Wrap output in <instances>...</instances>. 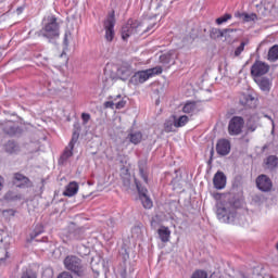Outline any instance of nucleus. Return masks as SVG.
<instances>
[{"mask_svg": "<svg viewBox=\"0 0 278 278\" xmlns=\"http://www.w3.org/2000/svg\"><path fill=\"white\" fill-rule=\"evenodd\" d=\"M37 36L47 38L49 42L52 40H58L60 38V23H58V17L50 15L45 20L42 28L37 33Z\"/></svg>", "mask_w": 278, "mask_h": 278, "instance_id": "1", "label": "nucleus"}, {"mask_svg": "<svg viewBox=\"0 0 278 278\" xmlns=\"http://www.w3.org/2000/svg\"><path fill=\"white\" fill-rule=\"evenodd\" d=\"M63 264L66 270H70V273H73L76 277H86V275H88V265H86L78 256L67 255L64 258Z\"/></svg>", "mask_w": 278, "mask_h": 278, "instance_id": "2", "label": "nucleus"}, {"mask_svg": "<svg viewBox=\"0 0 278 278\" xmlns=\"http://www.w3.org/2000/svg\"><path fill=\"white\" fill-rule=\"evenodd\" d=\"M216 215L220 223L228 225L236 223V217L238 216L236 206L231 203H217Z\"/></svg>", "mask_w": 278, "mask_h": 278, "instance_id": "3", "label": "nucleus"}, {"mask_svg": "<svg viewBox=\"0 0 278 278\" xmlns=\"http://www.w3.org/2000/svg\"><path fill=\"white\" fill-rule=\"evenodd\" d=\"M162 72H163L162 66H156L146 71H139L134 74V76L130 78V81L135 86H139V84H144V81H147L148 79H151V77L155 75H162Z\"/></svg>", "mask_w": 278, "mask_h": 278, "instance_id": "4", "label": "nucleus"}, {"mask_svg": "<svg viewBox=\"0 0 278 278\" xmlns=\"http://www.w3.org/2000/svg\"><path fill=\"white\" fill-rule=\"evenodd\" d=\"M77 140H79V132L74 131L72 136V140L70 141L67 147L64 149L63 153L59 159L60 166H66V164H68V160H71L73 155V149H75V144L77 143Z\"/></svg>", "mask_w": 278, "mask_h": 278, "instance_id": "5", "label": "nucleus"}, {"mask_svg": "<svg viewBox=\"0 0 278 278\" xmlns=\"http://www.w3.org/2000/svg\"><path fill=\"white\" fill-rule=\"evenodd\" d=\"M135 185L139 194V200L141 201L144 210H151V207H153V201L149 197V190L140 184V178H135Z\"/></svg>", "mask_w": 278, "mask_h": 278, "instance_id": "6", "label": "nucleus"}, {"mask_svg": "<svg viewBox=\"0 0 278 278\" xmlns=\"http://www.w3.org/2000/svg\"><path fill=\"white\" fill-rule=\"evenodd\" d=\"M116 25V18L114 17V11L109 13L108 17L103 22L104 27V38L106 42H112L114 40V36H116V33L114 31V26Z\"/></svg>", "mask_w": 278, "mask_h": 278, "instance_id": "7", "label": "nucleus"}, {"mask_svg": "<svg viewBox=\"0 0 278 278\" xmlns=\"http://www.w3.org/2000/svg\"><path fill=\"white\" fill-rule=\"evenodd\" d=\"M244 129V118L242 116H233L228 123L229 136H240Z\"/></svg>", "mask_w": 278, "mask_h": 278, "instance_id": "8", "label": "nucleus"}, {"mask_svg": "<svg viewBox=\"0 0 278 278\" xmlns=\"http://www.w3.org/2000/svg\"><path fill=\"white\" fill-rule=\"evenodd\" d=\"M136 179H139L141 186L142 184H149V177L147 175H125L122 177L123 186L125 190H130L131 186H136Z\"/></svg>", "mask_w": 278, "mask_h": 278, "instance_id": "9", "label": "nucleus"}, {"mask_svg": "<svg viewBox=\"0 0 278 278\" xmlns=\"http://www.w3.org/2000/svg\"><path fill=\"white\" fill-rule=\"evenodd\" d=\"M268 71H270V66H268V64L262 61H256L251 67V75L253 77H262V75H266Z\"/></svg>", "mask_w": 278, "mask_h": 278, "instance_id": "10", "label": "nucleus"}, {"mask_svg": "<svg viewBox=\"0 0 278 278\" xmlns=\"http://www.w3.org/2000/svg\"><path fill=\"white\" fill-rule=\"evenodd\" d=\"M256 188L261 192H270L273 190V180L267 175H261L256 178Z\"/></svg>", "mask_w": 278, "mask_h": 278, "instance_id": "11", "label": "nucleus"}, {"mask_svg": "<svg viewBox=\"0 0 278 278\" xmlns=\"http://www.w3.org/2000/svg\"><path fill=\"white\" fill-rule=\"evenodd\" d=\"M216 151L218 155H229L231 143L227 139H220L217 141Z\"/></svg>", "mask_w": 278, "mask_h": 278, "instance_id": "12", "label": "nucleus"}, {"mask_svg": "<svg viewBox=\"0 0 278 278\" xmlns=\"http://www.w3.org/2000/svg\"><path fill=\"white\" fill-rule=\"evenodd\" d=\"M239 103L243 105V108H255V98L249 93H241Z\"/></svg>", "mask_w": 278, "mask_h": 278, "instance_id": "13", "label": "nucleus"}, {"mask_svg": "<svg viewBox=\"0 0 278 278\" xmlns=\"http://www.w3.org/2000/svg\"><path fill=\"white\" fill-rule=\"evenodd\" d=\"M13 184L16 188H30L31 180H29L25 175H17L15 176Z\"/></svg>", "mask_w": 278, "mask_h": 278, "instance_id": "14", "label": "nucleus"}, {"mask_svg": "<svg viewBox=\"0 0 278 278\" xmlns=\"http://www.w3.org/2000/svg\"><path fill=\"white\" fill-rule=\"evenodd\" d=\"M79 192V184L77 181H71L63 191V197H75Z\"/></svg>", "mask_w": 278, "mask_h": 278, "instance_id": "15", "label": "nucleus"}, {"mask_svg": "<svg viewBox=\"0 0 278 278\" xmlns=\"http://www.w3.org/2000/svg\"><path fill=\"white\" fill-rule=\"evenodd\" d=\"M136 27H138L136 24H131L129 22L126 25H124L122 27L123 40H127V38H129V36H132V34H136V31H138Z\"/></svg>", "mask_w": 278, "mask_h": 278, "instance_id": "16", "label": "nucleus"}, {"mask_svg": "<svg viewBox=\"0 0 278 278\" xmlns=\"http://www.w3.org/2000/svg\"><path fill=\"white\" fill-rule=\"evenodd\" d=\"M229 34H233V29L231 28H225V29H219V28H212L211 30V38H227Z\"/></svg>", "mask_w": 278, "mask_h": 278, "instance_id": "17", "label": "nucleus"}, {"mask_svg": "<svg viewBox=\"0 0 278 278\" xmlns=\"http://www.w3.org/2000/svg\"><path fill=\"white\" fill-rule=\"evenodd\" d=\"M214 188L216 190H224L225 186H227V176L225 175H215L213 178Z\"/></svg>", "mask_w": 278, "mask_h": 278, "instance_id": "18", "label": "nucleus"}, {"mask_svg": "<svg viewBox=\"0 0 278 278\" xmlns=\"http://www.w3.org/2000/svg\"><path fill=\"white\" fill-rule=\"evenodd\" d=\"M2 129H3L4 134H7V136H16V134L18 131V127H16L14 122L4 123V125L2 126Z\"/></svg>", "mask_w": 278, "mask_h": 278, "instance_id": "19", "label": "nucleus"}, {"mask_svg": "<svg viewBox=\"0 0 278 278\" xmlns=\"http://www.w3.org/2000/svg\"><path fill=\"white\" fill-rule=\"evenodd\" d=\"M264 168H268L273 170V168H277L278 166V157L277 155H269L263 162Z\"/></svg>", "mask_w": 278, "mask_h": 278, "instance_id": "20", "label": "nucleus"}, {"mask_svg": "<svg viewBox=\"0 0 278 278\" xmlns=\"http://www.w3.org/2000/svg\"><path fill=\"white\" fill-rule=\"evenodd\" d=\"M126 103H127V101H125V100H119L118 102H116V100H111V101L104 102V108L111 109V110H114V108L116 110H123V108H125Z\"/></svg>", "mask_w": 278, "mask_h": 278, "instance_id": "21", "label": "nucleus"}, {"mask_svg": "<svg viewBox=\"0 0 278 278\" xmlns=\"http://www.w3.org/2000/svg\"><path fill=\"white\" fill-rule=\"evenodd\" d=\"M159 238L161 242H169L170 240V229L168 227L162 226L159 230Z\"/></svg>", "mask_w": 278, "mask_h": 278, "instance_id": "22", "label": "nucleus"}, {"mask_svg": "<svg viewBox=\"0 0 278 278\" xmlns=\"http://www.w3.org/2000/svg\"><path fill=\"white\" fill-rule=\"evenodd\" d=\"M256 84L263 90V92H268L270 90V79L268 78H258L255 79Z\"/></svg>", "mask_w": 278, "mask_h": 278, "instance_id": "23", "label": "nucleus"}, {"mask_svg": "<svg viewBox=\"0 0 278 278\" xmlns=\"http://www.w3.org/2000/svg\"><path fill=\"white\" fill-rule=\"evenodd\" d=\"M257 129V117L251 116L247 123V134H253Z\"/></svg>", "mask_w": 278, "mask_h": 278, "instance_id": "24", "label": "nucleus"}, {"mask_svg": "<svg viewBox=\"0 0 278 278\" xmlns=\"http://www.w3.org/2000/svg\"><path fill=\"white\" fill-rule=\"evenodd\" d=\"M4 151L7 153H18L20 151V148H18V144H16V142L14 141H8L5 144H4Z\"/></svg>", "mask_w": 278, "mask_h": 278, "instance_id": "25", "label": "nucleus"}, {"mask_svg": "<svg viewBox=\"0 0 278 278\" xmlns=\"http://www.w3.org/2000/svg\"><path fill=\"white\" fill-rule=\"evenodd\" d=\"M119 75H122L123 79H127L128 77H131V74L134 73V68L129 65H123L118 70Z\"/></svg>", "mask_w": 278, "mask_h": 278, "instance_id": "26", "label": "nucleus"}, {"mask_svg": "<svg viewBox=\"0 0 278 278\" xmlns=\"http://www.w3.org/2000/svg\"><path fill=\"white\" fill-rule=\"evenodd\" d=\"M267 60H269V62H277V60H278V45H275L269 49Z\"/></svg>", "mask_w": 278, "mask_h": 278, "instance_id": "27", "label": "nucleus"}, {"mask_svg": "<svg viewBox=\"0 0 278 278\" xmlns=\"http://www.w3.org/2000/svg\"><path fill=\"white\" fill-rule=\"evenodd\" d=\"M182 112L185 114H194L197 112V103L195 102H187L182 108Z\"/></svg>", "mask_w": 278, "mask_h": 278, "instance_id": "28", "label": "nucleus"}, {"mask_svg": "<svg viewBox=\"0 0 278 278\" xmlns=\"http://www.w3.org/2000/svg\"><path fill=\"white\" fill-rule=\"evenodd\" d=\"M129 141L132 144H140V142H142V132H140V131L131 132L129 135Z\"/></svg>", "mask_w": 278, "mask_h": 278, "instance_id": "29", "label": "nucleus"}, {"mask_svg": "<svg viewBox=\"0 0 278 278\" xmlns=\"http://www.w3.org/2000/svg\"><path fill=\"white\" fill-rule=\"evenodd\" d=\"M188 121H189L188 116L181 115L180 117L174 119L175 127L176 128L186 127V125L188 124Z\"/></svg>", "mask_w": 278, "mask_h": 278, "instance_id": "30", "label": "nucleus"}, {"mask_svg": "<svg viewBox=\"0 0 278 278\" xmlns=\"http://www.w3.org/2000/svg\"><path fill=\"white\" fill-rule=\"evenodd\" d=\"M241 21H244V23H251V21H257V14L255 13H242L240 14Z\"/></svg>", "mask_w": 278, "mask_h": 278, "instance_id": "31", "label": "nucleus"}, {"mask_svg": "<svg viewBox=\"0 0 278 278\" xmlns=\"http://www.w3.org/2000/svg\"><path fill=\"white\" fill-rule=\"evenodd\" d=\"M164 129L167 134H170V131H175V119L174 121H166L164 124Z\"/></svg>", "mask_w": 278, "mask_h": 278, "instance_id": "32", "label": "nucleus"}, {"mask_svg": "<svg viewBox=\"0 0 278 278\" xmlns=\"http://www.w3.org/2000/svg\"><path fill=\"white\" fill-rule=\"evenodd\" d=\"M160 60L163 64H175V61L173 60V55L168 53L161 55Z\"/></svg>", "mask_w": 278, "mask_h": 278, "instance_id": "33", "label": "nucleus"}, {"mask_svg": "<svg viewBox=\"0 0 278 278\" xmlns=\"http://www.w3.org/2000/svg\"><path fill=\"white\" fill-rule=\"evenodd\" d=\"M4 201H16L17 199H21V197H18L16 193H14L13 191H8L4 197H3Z\"/></svg>", "mask_w": 278, "mask_h": 278, "instance_id": "34", "label": "nucleus"}, {"mask_svg": "<svg viewBox=\"0 0 278 278\" xmlns=\"http://www.w3.org/2000/svg\"><path fill=\"white\" fill-rule=\"evenodd\" d=\"M249 45V41H242L240 46L235 50V58H238L242 54V51H244V48Z\"/></svg>", "mask_w": 278, "mask_h": 278, "instance_id": "35", "label": "nucleus"}, {"mask_svg": "<svg viewBox=\"0 0 278 278\" xmlns=\"http://www.w3.org/2000/svg\"><path fill=\"white\" fill-rule=\"evenodd\" d=\"M191 278H207V271L201 270V269L195 270V271L192 274Z\"/></svg>", "mask_w": 278, "mask_h": 278, "instance_id": "36", "label": "nucleus"}, {"mask_svg": "<svg viewBox=\"0 0 278 278\" xmlns=\"http://www.w3.org/2000/svg\"><path fill=\"white\" fill-rule=\"evenodd\" d=\"M230 18H231V14H225L224 16L218 17L216 20V23L217 25H223V23H227L228 21H230Z\"/></svg>", "mask_w": 278, "mask_h": 278, "instance_id": "37", "label": "nucleus"}, {"mask_svg": "<svg viewBox=\"0 0 278 278\" xmlns=\"http://www.w3.org/2000/svg\"><path fill=\"white\" fill-rule=\"evenodd\" d=\"M21 278H37L36 273H34L31 269H26L23 271Z\"/></svg>", "mask_w": 278, "mask_h": 278, "instance_id": "38", "label": "nucleus"}, {"mask_svg": "<svg viewBox=\"0 0 278 278\" xmlns=\"http://www.w3.org/2000/svg\"><path fill=\"white\" fill-rule=\"evenodd\" d=\"M263 199H264V197L262 194H254V195H252V201L254 203H262Z\"/></svg>", "mask_w": 278, "mask_h": 278, "instance_id": "39", "label": "nucleus"}, {"mask_svg": "<svg viewBox=\"0 0 278 278\" xmlns=\"http://www.w3.org/2000/svg\"><path fill=\"white\" fill-rule=\"evenodd\" d=\"M81 118H83V124L88 125V122L90 121V114L83 113Z\"/></svg>", "mask_w": 278, "mask_h": 278, "instance_id": "40", "label": "nucleus"}, {"mask_svg": "<svg viewBox=\"0 0 278 278\" xmlns=\"http://www.w3.org/2000/svg\"><path fill=\"white\" fill-rule=\"evenodd\" d=\"M40 233H42V230H35L34 232H31L30 240H36V238H38V236H40Z\"/></svg>", "mask_w": 278, "mask_h": 278, "instance_id": "41", "label": "nucleus"}, {"mask_svg": "<svg viewBox=\"0 0 278 278\" xmlns=\"http://www.w3.org/2000/svg\"><path fill=\"white\" fill-rule=\"evenodd\" d=\"M58 278H73V275L68 271H63L58 276Z\"/></svg>", "mask_w": 278, "mask_h": 278, "instance_id": "42", "label": "nucleus"}, {"mask_svg": "<svg viewBox=\"0 0 278 278\" xmlns=\"http://www.w3.org/2000/svg\"><path fill=\"white\" fill-rule=\"evenodd\" d=\"M81 249H84L85 252H83ZM81 249L77 250L78 255H88V249L86 245H83Z\"/></svg>", "mask_w": 278, "mask_h": 278, "instance_id": "43", "label": "nucleus"}, {"mask_svg": "<svg viewBox=\"0 0 278 278\" xmlns=\"http://www.w3.org/2000/svg\"><path fill=\"white\" fill-rule=\"evenodd\" d=\"M68 36H71V33L66 31L63 39V45H65V47H68Z\"/></svg>", "mask_w": 278, "mask_h": 278, "instance_id": "44", "label": "nucleus"}, {"mask_svg": "<svg viewBox=\"0 0 278 278\" xmlns=\"http://www.w3.org/2000/svg\"><path fill=\"white\" fill-rule=\"evenodd\" d=\"M112 101H115V103H118V101H123V97L121 94H117L116 97L112 98Z\"/></svg>", "mask_w": 278, "mask_h": 278, "instance_id": "45", "label": "nucleus"}, {"mask_svg": "<svg viewBox=\"0 0 278 278\" xmlns=\"http://www.w3.org/2000/svg\"><path fill=\"white\" fill-rule=\"evenodd\" d=\"M77 233H78V231H76V232L74 233V239H75V240H83L84 237H81V236H79V235H77Z\"/></svg>", "mask_w": 278, "mask_h": 278, "instance_id": "46", "label": "nucleus"}, {"mask_svg": "<svg viewBox=\"0 0 278 278\" xmlns=\"http://www.w3.org/2000/svg\"><path fill=\"white\" fill-rule=\"evenodd\" d=\"M4 179L0 176V192L1 190H3V184H4Z\"/></svg>", "mask_w": 278, "mask_h": 278, "instance_id": "47", "label": "nucleus"}, {"mask_svg": "<svg viewBox=\"0 0 278 278\" xmlns=\"http://www.w3.org/2000/svg\"><path fill=\"white\" fill-rule=\"evenodd\" d=\"M108 226H109V227H114V219H112V218L109 219V220H108Z\"/></svg>", "mask_w": 278, "mask_h": 278, "instance_id": "48", "label": "nucleus"}, {"mask_svg": "<svg viewBox=\"0 0 278 278\" xmlns=\"http://www.w3.org/2000/svg\"><path fill=\"white\" fill-rule=\"evenodd\" d=\"M154 26H155V23H154V24H152L151 26H148V27H147V29H146V31H151V29H153V28H154Z\"/></svg>", "mask_w": 278, "mask_h": 278, "instance_id": "49", "label": "nucleus"}, {"mask_svg": "<svg viewBox=\"0 0 278 278\" xmlns=\"http://www.w3.org/2000/svg\"><path fill=\"white\" fill-rule=\"evenodd\" d=\"M140 175H144V169H142V167H140Z\"/></svg>", "mask_w": 278, "mask_h": 278, "instance_id": "50", "label": "nucleus"}, {"mask_svg": "<svg viewBox=\"0 0 278 278\" xmlns=\"http://www.w3.org/2000/svg\"><path fill=\"white\" fill-rule=\"evenodd\" d=\"M215 175H225L223 172L218 170Z\"/></svg>", "mask_w": 278, "mask_h": 278, "instance_id": "51", "label": "nucleus"}, {"mask_svg": "<svg viewBox=\"0 0 278 278\" xmlns=\"http://www.w3.org/2000/svg\"><path fill=\"white\" fill-rule=\"evenodd\" d=\"M18 14H21V12H23V9H17Z\"/></svg>", "mask_w": 278, "mask_h": 278, "instance_id": "52", "label": "nucleus"}, {"mask_svg": "<svg viewBox=\"0 0 278 278\" xmlns=\"http://www.w3.org/2000/svg\"><path fill=\"white\" fill-rule=\"evenodd\" d=\"M3 253L5 254V257H8V251L3 250Z\"/></svg>", "mask_w": 278, "mask_h": 278, "instance_id": "53", "label": "nucleus"}, {"mask_svg": "<svg viewBox=\"0 0 278 278\" xmlns=\"http://www.w3.org/2000/svg\"><path fill=\"white\" fill-rule=\"evenodd\" d=\"M271 125H273V127H275V122L271 121Z\"/></svg>", "mask_w": 278, "mask_h": 278, "instance_id": "54", "label": "nucleus"}, {"mask_svg": "<svg viewBox=\"0 0 278 278\" xmlns=\"http://www.w3.org/2000/svg\"><path fill=\"white\" fill-rule=\"evenodd\" d=\"M266 118H269V121H273L269 116H266Z\"/></svg>", "mask_w": 278, "mask_h": 278, "instance_id": "55", "label": "nucleus"}, {"mask_svg": "<svg viewBox=\"0 0 278 278\" xmlns=\"http://www.w3.org/2000/svg\"><path fill=\"white\" fill-rule=\"evenodd\" d=\"M243 278H247V277H243Z\"/></svg>", "mask_w": 278, "mask_h": 278, "instance_id": "56", "label": "nucleus"}]
</instances>
